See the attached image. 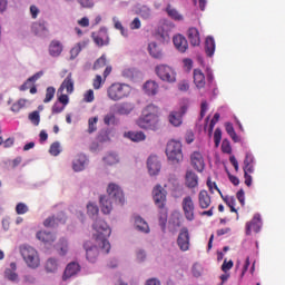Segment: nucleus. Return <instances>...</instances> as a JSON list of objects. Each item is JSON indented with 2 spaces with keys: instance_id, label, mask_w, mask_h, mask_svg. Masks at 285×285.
Wrapping results in <instances>:
<instances>
[{
  "instance_id": "nucleus-1",
  "label": "nucleus",
  "mask_w": 285,
  "mask_h": 285,
  "mask_svg": "<svg viewBox=\"0 0 285 285\" xmlns=\"http://www.w3.org/2000/svg\"><path fill=\"white\" fill-rule=\"evenodd\" d=\"M136 125L144 130H159V107L148 105L141 116L136 120Z\"/></svg>"
},
{
  "instance_id": "nucleus-2",
  "label": "nucleus",
  "mask_w": 285,
  "mask_h": 285,
  "mask_svg": "<svg viewBox=\"0 0 285 285\" xmlns=\"http://www.w3.org/2000/svg\"><path fill=\"white\" fill-rule=\"evenodd\" d=\"M108 196H100V210L105 215H109L112 212V202L114 199L117 204L124 205L125 204V194L122 189L116 184H109L107 188Z\"/></svg>"
},
{
  "instance_id": "nucleus-3",
  "label": "nucleus",
  "mask_w": 285,
  "mask_h": 285,
  "mask_svg": "<svg viewBox=\"0 0 285 285\" xmlns=\"http://www.w3.org/2000/svg\"><path fill=\"white\" fill-rule=\"evenodd\" d=\"M151 195L155 205L159 209V225L161 229L165 230L167 223V191L158 184L153 188Z\"/></svg>"
},
{
  "instance_id": "nucleus-4",
  "label": "nucleus",
  "mask_w": 285,
  "mask_h": 285,
  "mask_svg": "<svg viewBox=\"0 0 285 285\" xmlns=\"http://www.w3.org/2000/svg\"><path fill=\"white\" fill-rule=\"evenodd\" d=\"M92 228L97 232L94 237L96 244L99 245V248H101V250H111V244L107 239V237L111 235V228L109 225L102 219H96Z\"/></svg>"
},
{
  "instance_id": "nucleus-5",
  "label": "nucleus",
  "mask_w": 285,
  "mask_h": 285,
  "mask_svg": "<svg viewBox=\"0 0 285 285\" xmlns=\"http://www.w3.org/2000/svg\"><path fill=\"white\" fill-rule=\"evenodd\" d=\"M131 94L132 87L128 83L114 82L107 88V97L115 102L129 98Z\"/></svg>"
},
{
  "instance_id": "nucleus-6",
  "label": "nucleus",
  "mask_w": 285,
  "mask_h": 285,
  "mask_svg": "<svg viewBox=\"0 0 285 285\" xmlns=\"http://www.w3.org/2000/svg\"><path fill=\"white\" fill-rule=\"evenodd\" d=\"M166 156L173 165H178L184 160L183 145L179 140H169L166 147Z\"/></svg>"
},
{
  "instance_id": "nucleus-7",
  "label": "nucleus",
  "mask_w": 285,
  "mask_h": 285,
  "mask_svg": "<svg viewBox=\"0 0 285 285\" xmlns=\"http://www.w3.org/2000/svg\"><path fill=\"white\" fill-rule=\"evenodd\" d=\"M156 76L164 82L174 83L176 82V72L167 65H158L155 68Z\"/></svg>"
},
{
  "instance_id": "nucleus-8",
  "label": "nucleus",
  "mask_w": 285,
  "mask_h": 285,
  "mask_svg": "<svg viewBox=\"0 0 285 285\" xmlns=\"http://www.w3.org/2000/svg\"><path fill=\"white\" fill-rule=\"evenodd\" d=\"M181 208L185 218L188 222H193L195 219V203L190 196L183 198Z\"/></svg>"
},
{
  "instance_id": "nucleus-9",
  "label": "nucleus",
  "mask_w": 285,
  "mask_h": 285,
  "mask_svg": "<svg viewBox=\"0 0 285 285\" xmlns=\"http://www.w3.org/2000/svg\"><path fill=\"white\" fill-rule=\"evenodd\" d=\"M22 257L30 268L36 269L40 266V258L38 252L24 250L22 252Z\"/></svg>"
},
{
  "instance_id": "nucleus-10",
  "label": "nucleus",
  "mask_w": 285,
  "mask_h": 285,
  "mask_svg": "<svg viewBox=\"0 0 285 285\" xmlns=\"http://www.w3.org/2000/svg\"><path fill=\"white\" fill-rule=\"evenodd\" d=\"M186 111H187V106H181L180 110L178 111L176 110L170 111L168 116V120L170 125L174 127H180L183 125V116L186 114Z\"/></svg>"
},
{
  "instance_id": "nucleus-11",
  "label": "nucleus",
  "mask_w": 285,
  "mask_h": 285,
  "mask_svg": "<svg viewBox=\"0 0 285 285\" xmlns=\"http://www.w3.org/2000/svg\"><path fill=\"white\" fill-rule=\"evenodd\" d=\"M262 216L259 214L254 215L252 222L245 225V234L250 235L252 230H254L255 233H259L262 229Z\"/></svg>"
},
{
  "instance_id": "nucleus-12",
  "label": "nucleus",
  "mask_w": 285,
  "mask_h": 285,
  "mask_svg": "<svg viewBox=\"0 0 285 285\" xmlns=\"http://www.w3.org/2000/svg\"><path fill=\"white\" fill-rule=\"evenodd\" d=\"M147 168L150 176L159 175V171L161 169L159 158H157V156H149L147 160Z\"/></svg>"
},
{
  "instance_id": "nucleus-13",
  "label": "nucleus",
  "mask_w": 285,
  "mask_h": 285,
  "mask_svg": "<svg viewBox=\"0 0 285 285\" xmlns=\"http://www.w3.org/2000/svg\"><path fill=\"white\" fill-rule=\"evenodd\" d=\"M79 272H80V265L78 263L76 262L69 263L63 271L62 281L67 282L71 277L76 276Z\"/></svg>"
},
{
  "instance_id": "nucleus-14",
  "label": "nucleus",
  "mask_w": 285,
  "mask_h": 285,
  "mask_svg": "<svg viewBox=\"0 0 285 285\" xmlns=\"http://www.w3.org/2000/svg\"><path fill=\"white\" fill-rule=\"evenodd\" d=\"M191 166L198 171L203 173L205 169V161L200 151H193L190 156Z\"/></svg>"
},
{
  "instance_id": "nucleus-15",
  "label": "nucleus",
  "mask_w": 285,
  "mask_h": 285,
  "mask_svg": "<svg viewBox=\"0 0 285 285\" xmlns=\"http://www.w3.org/2000/svg\"><path fill=\"white\" fill-rule=\"evenodd\" d=\"M189 233L187 228H183L178 235L177 244L180 250H188L190 243H189Z\"/></svg>"
},
{
  "instance_id": "nucleus-16",
  "label": "nucleus",
  "mask_w": 285,
  "mask_h": 285,
  "mask_svg": "<svg viewBox=\"0 0 285 285\" xmlns=\"http://www.w3.org/2000/svg\"><path fill=\"white\" fill-rule=\"evenodd\" d=\"M87 163H88L87 156H85V154H79L78 156H76V158L72 161L73 171L79 173L85 170Z\"/></svg>"
},
{
  "instance_id": "nucleus-17",
  "label": "nucleus",
  "mask_w": 285,
  "mask_h": 285,
  "mask_svg": "<svg viewBox=\"0 0 285 285\" xmlns=\"http://www.w3.org/2000/svg\"><path fill=\"white\" fill-rule=\"evenodd\" d=\"M59 90H66L67 95H71L75 91V80L72 73L69 72L60 85Z\"/></svg>"
},
{
  "instance_id": "nucleus-18",
  "label": "nucleus",
  "mask_w": 285,
  "mask_h": 285,
  "mask_svg": "<svg viewBox=\"0 0 285 285\" xmlns=\"http://www.w3.org/2000/svg\"><path fill=\"white\" fill-rule=\"evenodd\" d=\"M173 43L178 52H186L188 49V41L183 35H176L173 38Z\"/></svg>"
},
{
  "instance_id": "nucleus-19",
  "label": "nucleus",
  "mask_w": 285,
  "mask_h": 285,
  "mask_svg": "<svg viewBox=\"0 0 285 285\" xmlns=\"http://www.w3.org/2000/svg\"><path fill=\"white\" fill-rule=\"evenodd\" d=\"M198 205L202 209H207L212 205V197L207 190H202L198 195Z\"/></svg>"
},
{
  "instance_id": "nucleus-20",
  "label": "nucleus",
  "mask_w": 285,
  "mask_h": 285,
  "mask_svg": "<svg viewBox=\"0 0 285 285\" xmlns=\"http://www.w3.org/2000/svg\"><path fill=\"white\" fill-rule=\"evenodd\" d=\"M144 90L147 96H157L159 92V83L155 80H147L144 85Z\"/></svg>"
},
{
  "instance_id": "nucleus-21",
  "label": "nucleus",
  "mask_w": 285,
  "mask_h": 285,
  "mask_svg": "<svg viewBox=\"0 0 285 285\" xmlns=\"http://www.w3.org/2000/svg\"><path fill=\"white\" fill-rule=\"evenodd\" d=\"M66 223V217H65V214H59L57 217L56 216H51L47 219H45V227H56L58 226L59 224H63Z\"/></svg>"
},
{
  "instance_id": "nucleus-22",
  "label": "nucleus",
  "mask_w": 285,
  "mask_h": 285,
  "mask_svg": "<svg viewBox=\"0 0 285 285\" xmlns=\"http://www.w3.org/2000/svg\"><path fill=\"white\" fill-rule=\"evenodd\" d=\"M37 238L42 242V244H53L57 236L53 233L40 230L37 233Z\"/></svg>"
},
{
  "instance_id": "nucleus-23",
  "label": "nucleus",
  "mask_w": 285,
  "mask_h": 285,
  "mask_svg": "<svg viewBox=\"0 0 285 285\" xmlns=\"http://www.w3.org/2000/svg\"><path fill=\"white\" fill-rule=\"evenodd\" d=\"M43 76V71H38L32 77L28 78L27 81L20 86V91H27L32 88L33 83H36Z\"/></svg>"
},
{
  "instance_id": "nucleus-24",
  "label": "nucleus",
  "mask_w": 285,
  "mask_h": 285,
  "mask_svg": "<svg viewBox=\"0 0 285 285\" xmlns=\"http://www.w3.org/2000/svg\"><path fill=\"white\" fill-rule=\"evenodd\" d=\"M135 110V104L132 102H121L117 106V114L120 116H128Z\"/></svg>"
},
{
  "instance_id": "nucleus-25",
  "label": "nucleus",
  "mask_w": 285,
  "mask_h": 285,
  "mask_svg": "<svg viewBox=\"0 0 285 285\" xmlns=\"http://www.w3.org/2000/svg\"><path fill=\"white\" fill-rule=\"evenodd\" d=\"M188 39L191 46L196 47L200 45V35L197 28L191 27L187 31Z\"/></svg>"
},
{
  "instance_id": "nucleus-26",
  "label": "nucleus",
  "mask_w": 285,
  "mask_h": 285,
  "mask_svg": "<svg viewBox=\"0 0 285 285\" xmlns=\"http://www.w3.org/2000/svg\"><path fill=\"white\" fill-rule=\"evenodd\" d=\"M148 52L150 57H153L156 60H161L163 59V51L157 45V42H150L148 45Z\"/></svg>"
},
{
  "instance_id": "nucleus-27",
  "label": "nucleus",
  "mask_w": 285,
  "mask_h": 285,
  "mask_svg": "<svg viewBox=\"0 0 285 285\" xmlns=\"http://www.w3.org/2000/svg\"><path fill=\"white\" fill-rule=\"evenodd\" d=\"M198 176L194 171H187L185 177V184L188 188H196L198 186Z\"/></svg>"
},
{
  "instance_id": "nucleus-28",
  "label": "nucleus",
  "mask_w": 285,
  "mask_h": 285,
  "mask_svg": "<svg viewBox=\"0 0 285 285\" xmlns=\"http://www.w3.org/2000/svg\"><path fill=\"white\" fill-rule=\"evenodd\" d=\"M62 50L63 47L59 40H53L49 45V55H51V57H60Z\"/></svg>"
},
{
  "instance_id": "nucleus-29",
  "label": "nucleus",
  "mask_w": 285,
  "mask_h": 285,
  "mask_svg": "<svg viewBox=\"0 0 285 285\" xmlns=\"http://www.w3.org/2000/svg\"><path fill=\"white\" fill-rule=\"evenodd\" d=\"M194 83L198 89H203L206 85L205 82V75L202 72L200 69L194 70Z\"/></svg>"
},
{
  "instance_id": "nucleus-30",
  "label": "nucleus",
  "mask_w": 285,
  "mask_h": 285,
  "mask_svg": "<svg viewBox=\"0 0 285 285\" xmlns=\"http://www.w3.org/2000/svg\"><path fill=\"white\" fill-rule=\"evenodd\" d=\"M135 226L138 230H140L141 233L148 234L150 233V226L148 225V223H146V220H144V218H141L140 216H136L135 217Z\"/></svg>"
},
{
  "instance_id": "nucleus-31",
  "label": "nucleus",
  "mask_w": 285,
  "mask_h": 285,
  "mask_svg": "<svg viewBox=\"0 0 285 285\" xmlns=\"http://www.w3.org/2000/svg\"><path fill=\"white\" fill-rule=\"evenodd\" d=\"M216 50V43L215 39L213 37H207L206 42H205V52L207 57H212Z\"/></svg>"
},
{
  "instance_id": "nucleus-32",
  "label": "nucleus",
  "mask_w": 285,
  "mask_h": 285,
  "mask_svg": "<svg viewBox=\"0 0 285 285\" xmlns=\"http://www.w3.org/2000/svg\"><path fill=\"white\" fill-rule=\"evenodd\" d=\"M126 136L128 139L135 142H140L146 140V134H144V131H128Z\"/></svg>"
},
{
  "instance_id": "nucleus-33",
  "label": "nucleus",
  "mask_w": 285,
  "mask_h": 285,
  "mask_svg": "<svg viewBox=\"0 0 285 285\" xmlns=\"http://www.w3.org/2000/svg\"><path fill=\"white\" fill-rule=\"evenodd\" d=\"M45 271L50 274H55L58 271V262L56 258L47 259V264H45Z\"/></svg>"
},
{
  "instance_id": "nucleus-34",
  "label": "nucleus",
  "mask_w": 285,
  "mask_h": 285,
  "mask_svg": "<svg viewBox=\"0 0 285 285\" xmlns=\"http://www.w3.org/2000/svg\"><path fill=\"white\" fill-rule=\"evenodd\" d=\"M220 196H222L223 200L227 204V206L230 208V212L237 213V209L235 208L236 198L234 196H224L223 194Z\"/></svg>"
},
{
  "instance_id": "nucleus-35",
  "label": "nucleus",
  "mask_w": 285,
  "mask_h": 285,
  "mask_svg": "<svg viewBox=\"0 0 285 285\" xmlns=\"http://www.w3.org/2000/svg\"><path fill=\"white\" fill-rule=\"evenodd\" d=\"M166 12H167V14H168L171 19H174V20H176V21H180V20L184 19L183 16L179 14V12H178L175 8H173L170 4L167 6Z\"/></svg>"
},
{
  "instance_id": "nucleus-36",
  "label": "nucleus",
  "mask_w": 285,
  "mask_h": 285,
  "mask_svg": "<svg viewBox=\"0 0 285 285\" xmlns=\"http://www.w3.org/2000/svg\"><path fill=\"white\" fill-rule=\"evenodd\" d=\"M104 161L109 165V166H114V165H117L119 163V156L117 154H114V153H110V154H107L105 157H104Z\"/></svg>"
},
{
  "instance_id": "nucleus-37",
  "label": "nucleus",
  "mask_w": 285,
  "mask_h": 285,
  "mask_svg": "<svg viewBox=\"0 0 285 285\" xmlns=\"http://www.w3.org/2000/svg\"><path fill=\"white\" fill-rule=\"evenodd\" d=\"M98 121H99L98 116L90 117L88 119V129H87L88 134H94V132L97 131V129H98V127H97Z\"/></svg>"
},
{
  "instance_id": "nucleus-38",
  "label": "nucleus",
  "mask_w": 285,
  "mask_h": 285,
  "mask_svg": "<svg viewBox=\"0 0 285 285\" xmlns=\"http://www.w3.org/2000/svg\"><path fill=\"white\" fill-rule=\"evenodd\" d=\"M56 95V88L55 87H47L46 94H45V100L42 102L49 104L52 101Z\"/></svg>"
},
{
  "instance_id": "nucleus-39",
  "label": "nucleus",
  "mask_w": 285,
  "mask_h": 285,
  "mask_svg": "<svg viewBox=\"0 0 285 285\" xmlns=\"http://www.w3.org/2000/svg\"><path fill=\"white\" fill-rule=\"evenodd\" d=\"M105 83L106 79H104L100 75H96V77L92 80V88L95 90H100Z\"/></svg>"
},
{
  "instance_id": "nucleus-40",
  "label": "nucleus",
  "mask_w": 285,
  "mask_h": 285,
  "mask_svg": "<svg viewBox=\"0 0 285 285\" xmlns=\"http://www.w3.org/2000/svg\"><path fill=\"white\" fill-rule=\"evenodd\" d=\"M107 66V58L105 55H102L100 58H98L95 63L92 69L94 70H100Z\"/></svg>"
},
{
  "instance_id": "nucleus-41",
  "label": "nucleus",
  "mask_w": 285,
  "mask_h": 285,
  "mask_svg": "<svg viewBox=\"0 0 285 285\" xmlns=\"http://www.w3.org/2000/svg\"><path fill=\"white\" fill-rule=\"evenodd\" d=\"M138 14L145 19V20H148L150 19V17L153 16V13L150 12V8L146 7V6H142L139 11H138Z\"/></svg>"
},
{
  "instance_id": "nucleus-42",
  "label": "nucleus",
  "mask_w": 285,
  "mask_h": 285,
  "mask_svg": "<svg viewBox=\"0 0 285 285\" xmlns=\"http://www.w3.org/2000/svg\"><path fill=\"white\" fill-rule=\"evenodd\" d=\"M27 104V100L26 99H19L17 102H14L12 106H11V111L13 112H19L21 109L24 108Z\"/></svg>"
},
{
  "instance_id": "nucleus-43",
  "label": "nucleus",
  "mask_w": 285,
  "mask_h": 285,
  "mask_svg": "<svg viewBox=\"0 0 285 285\" xmlns=\"http://www.w3.org/2000/svg\"><path fill=\"white\" fill-rule=\"evenodd\" d=\"M99 252L98 250H87L86 258L89 263L95 264L98 259Z\"/></svg>"
},
{
  "instance_id": "nucleus-44",
  "label": "nucleus",
  "mask_w": 285,
  "mask_h": 285,
  "mask_svg": "<svg viewBox=\"0 0 285 285\" xmlns=\"http://www.w3.org/2000/svg\"><path fill=\"white\" fill-rule=\"evenodd\" d=\"M116 120H117L116 115L112 114V112L107 114V115H105V117H104V124H105L106 126L116 125Z\"/></svg>"
},
{
  "instance_id": "nucleus-45",
  "label": "nucleus",
  "mask_w": 285,
  "mask_h": 285,
  "mask_svg": "<svg viewBox=\"0 0 285 285\" xmlns=\"http://www.w3.org/2000/svg\"><path fill=\"white\" fill-rule=\"evenodd\" d=\"M83 101L87 104L95 101V91L92 89H89L83 94Z\"/></svg>"
},
{
  "instance_id": "nucleus-46",
  "label": "nucleus",
  "mask_w": 285,
  "mask_h": 285,
  "mask_svg": "<svg viewBox=\"0 0 285 285\" xmlns=\"http://www.w3.org/2000/svg\"><path fill=\"white\" fill-rule=\"evenodd\" d=\"M29 120L35 125V126H39L40 124V115L38 110L32 111L29 115Z\"/></svg>"
},
{
  "instance_id": "nucleus-47",
  "label": "nucleus",
  "mask_w": 285,
  "mask_h": 285,
  "mask_svg": "<svg viewBox=\"0 0 285 285\" xmlns=\"http://www.w3.org/2000/svg\"><path fill=\"white\" fill-rule=\"evenodd\" d=\"M87 213L89 216L95 217L96 215L99 214V207L95 204H88L87 205Z\"/></svg>"
},
{
  "instance_id": "nucleus-48",
  "label": "nucleus",
  "mask_w": 285,
  "mask_h": 285,
  "mask_svg": "<svg viewBox=\"0 0 285 285\" xmlns=\"http://www.w3.org/2000/svg\"><path fill=\"white\" fill-rule=\"evenodd\" d=\"M61 153L60 145L58 142H53L51 147H49V154L57 157Z\"/></svg>"
},
{
  "instance_id": "nucleus-49",
  "label": "nucleus",
  "mask_w": 285,
  "mask_h": 285,
  "mask_svg": "<svg viewBox=\"0 0 285 285\" xmlns=\"http://www.w3.org/2000/svg\"><path fill=\"white\" fill-rule=\"evenodd\" d=\"M81 52V46L76 45L73 48L70 49V60H75L78 55Z\"/></svg>"
},
{
  "instance_id": "nucleus-50",
  "label": "nucleus",
  "mask_w": 285,
  "mask_h": 285,
  "mask_svg": "<svg viewBox=\"0 0 285 285\" xmlns=\"http://www.w3.org/2000/svg\"><path fill=\"white\" fill-rule=\"evenodd\" d=\"M4 275H6V278L11 281V282H17L18 281V274L12 269H7Z\"/></svg>"
},
{
  "instance_id": "nucleus-51",
  "label": "nucleus",
  "mask_w": 285,
  "mask_h": 285,
  "mask_svg": "<svg viewBox=\"0 0 285 285\" xmlns=\"http://www.w3.org/2000/svg\"><path fill=\"white\" fill-rule=\"evenodd\" d=\"M29 210L28 206L23 203H19L16 207V212L18 215H23Z\"/></svg>"
},
{
  "instance_id": "nucleus-52",
  "label": "nucleus",
  "mask_w": 285,
  "mask_h": 285,
  "mask_svg": "<svg viewBox=\"0 0 285 285\" xmlns=\"http://www.w3.org/2000/svg\"><path fill=\"white\" fill-rule=\"evenodd\" d=\"M222 150L224 154H227V155L232 154V145L229 140H223Z\"/></svg>"
},
{
  "instance_id": "nucleus-53",
  "label": "nucleus",
  "mask_w": 285,
  "mask_h": 285,
  "mask_svg": "<svg viewBox=\"0 0 285 285\" xmlns=\"http://www.w3.org/2000/svg\"><path fill=\"white\" fill-rule=\"evenodd\" d=\"M214 141H215V146L218 148V146L222 141V129L220 128H216V130L214 132Z\"/></svg>"
},
{
  "instance_id": "nucleus-54",
  "label": "nucleus",
  "mask_w": 285,
  "mask_h": 285,
  "mask_svg": "<svg viewBox=\"0 0 285 285\" xmlns=\"http://www.w3.org/2000/svg\"><path fill=\"white\" fill-rule=\"evenodd\" d=\"M65 110V106L60 105V102H55L53 107H51V112L53 115L61 114Z\"/></svg>"
},
{
  "instance_id": "nucleus-55",
  "label": "nucleus",
  "mask_w": 285,
  "mask_h": 285,
  "mask_svg": "<svg viewBox=\"0 0 285 285\" xmlns=\"http://www.w3.org/2000/svg\"><path fill=\"white\" fill-rule=\"evenodd\" d=\"M207 186H208L209 191L212 194H214V189H216L219 193L220 196L223 195L220 189L218 188L217 184L213 183L210 178H208V180H207Z\"/></svg>"
},
{
  "instance_id": "nucleus-56",
  "label": "nucleus",
  "mask_w": 285,
  "mask_h": 285,
  "mask_svg": "<svg viewBox=\"0 0 285 285\" xmlns=\"http://www.w3.org/2000/svg\"><path fill=\"white\" fill-rule=\"evenodd\" d=\"M254 163H255V158L253 154H249V151H247L245 154V161H243V166L253 165Z\"/></svg>"
},
{
  "instance_id": "nucleus-57",
  "label": "nucleus",
  "mask_w": 285,
  "mask_h": 285,
  "mask_svg": "<svg viewBox=\"0 0 285 285\" xmlns=\"http://www.w3.org/2000/svg\"><path fill=\"white\" fill-rule=\"evenodd\" d=\"M233 266H234L233 261L227 262V259H225V262L222 265V271L224 273H228L233 268Z\"/></svg>"
},
{
  "instance_id": "nucleus-58",
  "label": "nucleus",
  "mask_w": 285,
  "mask_h": 285,
  "mask_svg": "<svg viewBox=\"0 0 285 285\" xmlns=\"http://www.w3.org/2000/svg\"><path fill=\"white\" fill-rule=\"evenodd\" d=\"M203 268L199 264H195L193 266V273L195 278H199L202 276Z\"/></svg>"
},
{
  "instance_id": "nucleus-59",
  "label": "nucleus",
  "mask_w": 285,
  "mask_h": 285,
  "mask_svg": "<svg viewBox=\"0 0 285 285\" xmlns=\"http://www.w3.org/2000/svg\"><path fill=\"white\" fill-rule=\"evenodd\" d=\"M82 8H92L95 6L92 0H77Z\"/></svg>"
},
{
  "instance_id": "nucleus-60",
  "label": "nucleus",
  "mask_w": 285,
  "mask_h": 285,
  "mask_svg": "<svg viewBox=\"0 0 285 285\" xmlns=\"http://www.w3.org/2000/svg\"><path fill=\"white\" fill-rule=\"evenodd\" d=\"M141 28V20L139 18H135L130 23V29L136 30Z\"/></svg>"
},
{
  "instance_id": "nucleus-61",
  "label": "nucleus",
  "mask_w": 285,
  "mask_h": 285,
  "mask_svg": "<svg viewBox=\"0 0 285 285\" xmlns=\"http://www.w3.org/2000/svg\"><path fill=\"white\" fill-rule=\"evenodd\" d=\"M243 171L244 174H254L255 173L254 164L243 165Z\"/></svg>"
},
{
  "instance_id": "nucleus-62",
  "label": "nucleus",
  "mask_w": 285,
  "mask_h": 285,
  "mask_svg": "<svg viewBox=\"0 0 285 285\" xmlns=\"http://www.w3.org/2000/svg\"><path fill=\"white\" fill-rule=\"evenodd\" d=\"M185 139H186L187 144L194 142V140H195L194 132L191 130H187Z\"/></svg>"
},
{
  "instance_id": "nucleus-63",
  "label": "nucleus",
  "mask_w": 285,
  "mask_h": 285,
  "mask_svg": "<svg viewBox=\"0 0 285 285\" xmlns=\"http://www.w3.org/2000/svg\"><path fill=\"white\" fill-rule=\"evenodd\" d=\"M237 199L240 202V205H245V191L243 189L237 193Z\"/></svg>"
},
{
  "instance_id": "nucleus-64",
  "label": "nucleus",
  "mask_w": 285,
  "mask_h": 285,
  "mask_svg": "<svg viewBox=\"0 0 285 285\" xmlns=\"http://www.w3.org/2000/svg\"><path fill=\"white\" fill-rule=\"evenodd\" d=\"M30 12L33 19H36L40 12L39 8L37 6H31L30 7Z\"/></svg>"
}]
</instances>
